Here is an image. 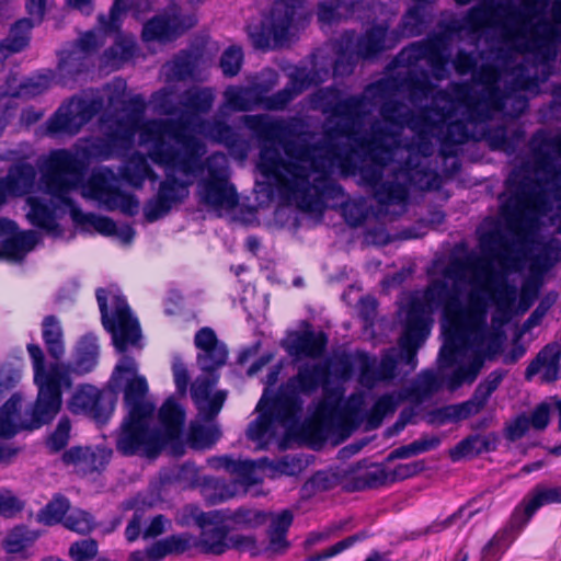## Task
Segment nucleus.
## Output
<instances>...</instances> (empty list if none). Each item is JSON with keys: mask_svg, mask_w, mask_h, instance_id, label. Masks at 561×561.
<instances>
[{"mask_svg": "<svg viewBox=\"0 0 561 561\" xmlns=\"http://www.w3.org/2000/svg\"><path fill=\"white\" fill-rule=\"evenodd\" d=\"M497 442L499 437L495 433L469 435L450 449L449 456L454 461H458L465 457L490 453L496 449Z\"/></svg>", "mask_w": 561, "mask_h": 561, "instance_id": "obj_47", "label": "nucleus"}, {"mask_svg": "<svg viewBox=\"0 0 561 561\" xmlns=\"http://www.w3.org/2000/svg\"><path fill=\"white\" fill-rule=\"evenodd\" d=\"M358 148L354 145L329 142L324 146L309 145L299 150L301 159L309 161L310 167V213H322L325 201L342 195L343 188L336 184L331 175L336 168L343 176L357 175L359 165L364 161Z\"/></svg>", "mask_w": 561, "mask_h": 561, "instance_id": "obj_5", "label": "nucleus"}, {"mask_svg": "<svg viewBox=\"0 0 561 561\" xmlns=\"http://www.w3.org/2000/svg\"><path fill=\"white\" fill-rule=\"evenodd\" d=\"M426 340V329L422 320L413 310L410 324L405 325L402 336L399 339L398 347L387 350L379 363H377L380 381H389L397 377L399 365L407 366L404 375L413 371L417 366V351Z\"/></svg>", "mask_w": 561, "mask_h": 561, "instance_id": "obj_14", "label": "nucleus"}, {"mask_svg": "<svg viewBox=\"0 0 561 561\" xmlns=\"http://www.w3.org/2000/svg\"><path fill=\"white\" fill-rule=\"evenodd\" d=\"M271 90L270 85L255 83L249 87H229L224 96L226 105L236 112H247L263 106L264 94Z\"/></svg>", "mask_w": 561, "mask_h": 561, "instance_id": "obj_38", "label": "nucleus"}, {"mask_svg": "<svg viewBox=\"0 0 561 561\" xmlns=\"http://www.w3.org/2000/svg\"><path fill=\"white\" fill-rule=\"evenodd\" d=\"M561 503V486L536 485L515 508L511 516V525L524 528L533 515L543 505Z\"/></svg>", "mask_w": 561, "mask_h": 561, "instance_id": "obj_32", "label": "nucleus"}, {"mask_svg": "<svg viewBox=\"0 0 561 561\" xmlns=\"http://www.w3.org/2000/svg\"><path fill=\"white\" fill-rule=\"evenodd\" d=\"M340 91L334 87L321 88L310 96L312 108L320 110L324 115H328V123L332 118H339V122H351L363 114L364 107L369 104L371 93L350 95L340 100Z\"/></svg>", "mask_w": 561, "mask_h": 561, "instance_id": "obj_20", "label": "nucleus"}, {"mask_svg": "<svg viewBox=\"0 0 561 561\" xmlns=\"http://www.w3.org/2000/svg\"><path fill=\"white\" fill-rule=\"evenodd\" d=\"M531 195V182L522 179L501 205V215L512 229L520 227Z\"/></svg>", "mask_w": 561, "mask_h": 561, "instance_id": "obj_34", "label": "nucleus"}, {"mask_svg": "<svg viewBox=\"0 0 561 561\" xmlns=\"http://www.w3.org/2000/svg\"><path fill=\"white\" fill-rule=\"evenodd\" d=\"M502 27V43L510 47H499L495 58L507 66L514 53H529L535 55L542 65L541 73L549 72L551 62L558 55L561 64V28L542 18L533 26L530 36L527 25L516 27L507 22L500 23Z\"/></svg>", "mask_w": 561, "mask_h": 561, "instance_id": "obj_8", "label": "nucleus"}, {"mask_svg": "<svg viewBox=\"0 0 561 561\" xmlns=\"http://www.w3.org/2000/svg\"><path fill=\"white\" fill-rule=\"evenodd\" d=\"M363 0H335L321 2L318 7V19L322 23L331 24L343 15L341 9L347 13H354L362 4Z\"/></svg>", "mask_w": 561, "mask_h": 561, "instance_id": "obj_62", "label": "nucleus"}, {"mask_svg": "<svg viewBox=\"0 0 561 561\" xmlns=\"http://www.w3.org/2000/svg\"><path fill=\"white\" fill-rule=\"evenodd\" d=\"M217 376H198L191 386V397L198 416L206 422L213 421L220 412L227 398L226 391L210 392L217 383Z\"/></svg>", "mask_w": 561, "mask_h": 561, "instance_id": "obj_29", "label": "nucleus"}, {"mask_svg": "<svg viewBox=\"0 0 561 561\" xmlns=\"http://www.w3.org/2000/svg\"><path fill=\"white\" fill-rule=\"evenodd\" d=\"M505 107V96H499L493 89L479 91L467 105L463 116L470 124L484 123L493 117L495 112Z\"/></svg>", "mask_w": 561, "mask_h": 561, "instance_id": "obj_39", "label": "nucleus"}, {"mask_svg": "<svg viewBox=\"0 0 561 561\" xmlns=\"http://www.w3.org/2000/svg\"><path fill=\"white\" fill-rule=\"evenodd\" d=\"M98 357L99 345L96 339L92 335H85L79 343L77 357L70 370L76 374H87L95 367Z\"/></svg>", "mask_w": 561, "mask_h": 561, "instance_id": "obj_54", "label": "nucleus"}, {"mask_svg": "<svg viewBox=\"0 0 561 561\" xmlns=\"http://www.w3.org/2000/svg\"><path fill=\"white\" fill-rule=\"evenodd\" d=\"M104 107L101 94L84 93L72 96L49 118L47 128L51 134L76 135Z\"/></svg>", "mask_w": 561, "mask_h": 561, "instance_id": "obj_16", "label": "nucleus"}, {"mask_svg": "<svg viewBox=\"0 0 561 561\" xmlns=\"http://www.w3.org/2000/svg\"><path fill=\"white\" fill-rule=\"evenodd\" d=\"M82 196L96 201L107 211L118 209L127 216H135L139 211L138 198L119 188V179L108 167L91 174L82 188Z\"/></svg>", "mask_w": 561, "mask_h": 561, "instance_id": "obj_15", "label": "nucleus"}, {"mask_svg": "<svg viewBox=\"0 0 561 561\" xmlns=\"http://www.w3.org/2000/svg\"><path fill=\"white\" fill-rule=\"evenodd\" d=\"M71 218L78 225H89L93 227L99 233L104 236H114L116 231V224L113 219L105 216L95 215L92 213L84 214L80 207L71 209Z\"/></svg>", "mask_w": 561, "mask_h": 561, "instance_id": "obj_63", "label": "nucleus"}, {"mask_svg": "<svg viewBox=\"0 0 561 561\" xmlns=\"http://www.w3.org/2000/svg\"><path fill=\"white\" fill-rule=\"evenodd\" d=\"M461 289L450 287L445 279L432 280L423 294V300H414L407 314V323L410 324V318L413 310L422 320L426 329V339L431 333L430 314L442 310L444 317L454 323H459L466 316V310L461 301Z\"/></svg>", "mask_w": 561, "mask_h": 561, "instance_id": "obj_13", "label": "nucleus"}, {"mask_svg": "<svg viewBox=\"0 0 561 561\" xmlns=\"http://www.w3.org/2000/svg\"><path fill=\"white\" fill-rule=\"evenodd\" d=\"M469 124L466 116L455 121L445 118L437 123L436 133L437 139L440 141V156L454 157L456 154L455 146L462 145L470 139Z\"/></svg>", "mask_w": 561, "mask_h": 561, "instance_id": "obj_36", "label": "nucleus"}, {"mask_svg": "<svg viewBox=\"0 0 561 561\" xmlns=\"http://www.w3.org/2000/svg\"><path fill=\"white\" fill-rule=\"evenodd\" d=\"M194 344L198 348L196 362L203 371L211 374L226 364L228 348L211 328L199 329L194 336Z\"/></svg>", "mask_w": 561, "mask_h": 561, "instance_id": "obj_28", "label": "nucleus"}, {"mask_svg": "<svg viewBox=\"0 0 561 561\" xmlns=\"http://www.w3.org/2000/svg\"><path fill=\"white\" fill-rule=\"evenodd\" d=\"M488 274L489 283H496L495 301L497 311H508L516 300L517 289L514 285L506 282L504 276H500L491 268L490 265L476 266L474 276L470 284L480 283V275Z\"/></svg>", "mask_w": 561, "mask_h": 561, "instance_id": "obj_46", "label": "nucleus"}, {"mask_svg": "<svg viewBox=\"0 0 561 561\" xmlns=\"http://www.w3.org/2000/svg\"><path fill=\"white\" fill-rule=\"evenodd\" d=\"M214 101L215 93L211 88H191L183 92L180 103L187 113L178 119H184L187 123V134L194 135L191 129V126L194 125V116L207 114L211 110Z\"/></svg>", "mask_w": 561, "mask_h": 561, "instance_id": "obj_40", "label": "nucleus"}, {"mask_svg": "<svg viewBox=\"0 0 561 561\" xmlns=\"http://www.w3.org/2000/svg\"><path fill=\"white\" fill-rule=\"evenodd\" d=\"M205 125H208V134L215 141L225 145L232 152L239 153L241 157L247 154V142L233 130L231 126L220 121L213 123L201 121L197 124V127Z\"/></svg>", "mask_w": 561, "mask_h": 561, "instance_id": "obj_49", "label": "nucleus"}, {"mask_svg": "<svg viewBox=\"0 0 561 561\" xmlns=\"http://www.w3.org/2000/svg\"><path fill=\"white\" fill-rule=\"evenodd\" d=\"M561 346L559 343L553 342L542 347L536 357L529 363L525 370V379L527 381L540 371L542 382H553L559 378L561 365Z\"/></svg>", "mask_w": 561, "mask_h": 561, "instance_id": "obj_33", "label": "nucleus"}, {"mask_svg": "<svg viewBox=\"0 0 561 561\" xmlns=\"http://www.w3.org/2000/svg\"><path fill=\"white\" fill-rule=\"evenodd\" d=\"M195 24L196 18L193 13L172 4L163 14L153 16L144 24L141 36L145 42L168 43L176 39Z\"/></svg>", "mask_w": 561, "mask_h": 561, "instance_id": "obj_21", "label": "nucleus"}, {"mask_svg": "<svg viewBox=\"0 0 561 561\" xmlns=\"http://www.w3.org/2000/svg\"><path fill=\"white\" fill-rule=\"evenodd\" d=\"M328 339L324 333L316 334L312 331L295 334L285 345L289 356L295 359L301 357L318 358L325 347Z\"/></svg>", "mask_w": 561, "mask_h": 561, "instance_id": "obj_43", "label": "nucleus"}, {"mask_svg": "<svg viewBox=\"0 0 561 561\" xmlns=\"http://www.w3.org/2000/svg\"><path fill=\"white\" fill-rule=\"evenodd\" d=\"M116 398L113 392L100 391L91 385L80 387L70 400V410L73 413H83L99 423L108 421L114 412Z\"/></svg>", "mask_w": 561, "mask_h": 561, "instance_id": "obj_25", "label": "nucleus"}, {"mask_svg": "<svg viewBox=\"0 0 561 561\" xmlns=\"http://www.w3.org/2000/svg\"><path fill=\"white\" fill-rule=\"evenodd\" d=\"M396 60L399 65L408 67L426 60L433 77L436 80H444L448 76V39L442 33L428 35L425 39L411 43L403 48Z\"/></svg>", "mask_w": 561, "mask_h": 561, "instance_id": "obj_19", "label": "nucleus"}, {"mask_svg": "<svg viewBox=\"0 0 561 561\" xmlns=\"http://www.w3.org/2000/svg\"><path fill=\"white\" fill-rule=\"evenodd\" d=\"M82 173L83 164L70 151L59 149L50 152L41 178L45 192L50 195V198L30 197L27 199L30 222L53 236H58L60 229L56 218L59 214L67 211L71 215V209L77 208L70 193L79 186Z\"/></svg>", "mask_w": 561, "mask_h": 561, "instance_id": "obj_4", "label": "nucleus"}, {"mask_svg": "<svg viewBox=\"0 0 561 561\" xmlns=\"http://www.w3.org/2000/svg\"><path fill=\"white\" fill-rule=\"evenodd\" d=\"M511 80L505 84V107L500 112L511 117L522 116L528 107V99L522 92L537 94L540 84L546 82L550 73H540L535 65L518 64L510 72Z\"/></svg>", "mask_w": 561, "mask_h": 561, "instance_id": "obj_18", "label": "nucleus"}, {"mask_svg": "<svg viewBox=\"0 0 561 561\" xmlns=\"http://www.w3.org/2000/svg\"><path fill=\"white\" fill-rule=\"evenodd\" d=\"M198 483V470L195 465L185 462L182 466L164 472L159 481L152 482L149 486L157 485L156 491L161 493V501L164 499L169 489H188Z\"/></svg>", "mask_w": 561, "mask_h": 561, "instance_id": "obj_44", "label": "nucleus"}, {"mask_svg": "<svg viewBox=\"0 0 561 561\" xmlns=\"http://www.w3.org/2000/svg\"><path fill=\"white\" fill-rule=\"evenodd\" d=\"M304 92L295 75H290L289 82L272 95L264 94L263 107L267 111H284L287 105Z\"/></svg>", "mask_w": 561, "mask_h": 561, "instance_id": "obj_57", "label": "nucleus"}, {"mask_svg": "<svg viewBox=\"0 0 561 561\" xmlns=\"http://www.w3.org/2000/svg\"><path fill=\"white\" fill-rule=\"evenodd\" d=\"M294 516L289 510H284L272 518L268 527L270 549L279 552L288 547L286 540L287 531L293 523Z\"/></svg>", "mask_w": 561, "mask_h": 561, "instance_id": "obj_55", "label": "nucleus"}, {"mask_svg": "<svg viewBox=\"0 0 561 561\" xmlns=\"http://www.w3.org/2000/svg\"><path fill=\"white\" fill-rule=\"evenodd\" d=\"M397 90L405 91L410 102L417 104L430 98L434 90V84L426 70L420 72L411 70L399 81L396 79H381L366 87V93H371L373 99H385L388 93Z\"/></svg>", "mask_w": 561, "mask_h": 561, "instance_id": "obj_22", "label": "nucleus"}, {"mask_svg": "<svg viewBox=\"0 0 561 561\" xmlns=\"http://www.w3.org/2000/svg\"><path fill=\"white\" fill-rule=\"evenodd\" d=\"M373 102L364 107L363 114L351 122H335L325 129V136L329 139L339 137L347 138L359 150L367 153L370 159L378 160V156L392 159L393 145L398 142L399 130L383 121H375L371 123L369 130L365 134L360 133L363 119L369 113Z\"/></svg>", "mask_w": 561, "mask_h": 561, "instance_id": "obj_10", "label": "nucleus"}, {"mask_svg": "<svg viewBox=\"0 0 561 561\" xmlns=\"http://www.w3.org/2000/svg\"><path fill=\"white\" fill-rule=\"evenodd\" d=\"M1 179L4 180V185L11 196H22L33 187L35 171L30 164L15 165Z\"/></svg>", "mask_w": 561, "mask_h": 561, "instance_id": "obj_52", "label": "nucleus"}, {"mask_svg": "<svg viewBox=\"0 0 561 561\" xmlns=\"http://www.w3.org/2000/svg\"><path fill=\"white\" fill-rule=\"evenodd\" d=\"M453 95L445 90L436 92L428 106L431 115L435 117V126L445 118H454L460 108H466L474 94L468 83L451 84Z\"/></svg>", "mask_w": 561, "mask_h": 561, "instance_id": "obj_30", "label": "nucleus"}, {"mask_svg": "<svg viewBox=\"0 0 561 561\" xmlns=\"http://www.w3.org/2000/svg\"><path fill=\"white\" fill-rule=\"evenodd\" d=\"M391 36V33H390ZM342 46L346 53H354L359 59H374L386 49L394 46L387 44L389 38V27L387 24H376L357 34L355 31H345L341 35Z\"/></svg>", "mask_w": 561, "mask_h": 561, "instance_id": "obj_23", "label": "nucleus"}, {"mask_svg": "<svg viewBox=\"0 0 561 561\" xmlns=\"http://www.w3.org/2000/svg\"><path fill=\"white\" fill-rule=\"evenodd\" d=\"M121 176L135 188H141L146 180L156 182L159 179L148 163L147 157L138 151L134 152L121 169Z\"/></svg>", "mask_w": 561, "mask_h": 561, "instance_id": "obj_48", "label": "nucleus"}, {"mask_svg": "<svg viewBox=\"0 0 561 561\" xmlns=\"http://www.w3.org/2000/svg\"><path fill=\"white\" fill-rule=\"evenodd\" d=\"M96 300L102 324L111 333L116 352L122 354L107 383L110 392L116 399L117 393L123 392L124 404L128 411L116 440V448L124 456L142 455L154 458L182 434L185 411L170 397L158 413L161 427H150L156 407L147 399V379L138 374L135 358L125 354L129 347L142 348L138 319L134 317L122 295L99 288Z\"/></svg>", "mask_w": 561, "mask_h": 561, "instance_id": "obj_1", "label": "nucleus"}, {"mask_svg": "<svg viewBox=\"0 0 561 561\" xmlns=\"http://www.w3.org/2000/svg\"><path fill=\"white\" fill-rule=\"evenodd\" d=\"M157 551H160L162 559L169 554H182L195 548V536L190 533H181L156 541Z\"/></svg>", "mask_w": 561, "mask_h": 561, "instance_id": "obj_61", "label": "nucleus"}, {"mask_svg": "<svg viewBox=\"0 0 561 561\" xmlns=\"http://www.w3.org/2000/svg\"><path fill=\"white\" fill-rule=\"evenodd\" d=\"M56 82L62 87L73 88L79 77L89 69L88 58L78 48L67 47L58 53Z\"/></svg>", "mask_w": 561, "mask_h": 561, "instance_id": "obj_35", "label": "nucleus"}, {"mask_svg": "<svg viewBox=\"0 0 561 561\" xmlns=\"http://www.w3.org/2000/svg\"><path fill=\"white\" fill-rule=\"evenodd\" d=\"M528 147L539 171L548 175L558 173L554 153L561 158V134L552 136L546 129H538L531 136Z\"/></svg>", "mask_w": 561, "mask_h": 561, "instance_id": "obj_31", "label": "nucleus"}, {"mask_svg": "<svg viewBox=\"0 0 561 561\" xmlns=\"http://www.w3.org/2000/svg\"><path fill=\"white\" fill-rule=\"evenodd\" d=\"M206 176L197 182L196 194L205 206L215 209H233L239 204L234 185L229 181L228 159L224 153L214 152L203 160Z\"/></svg>", "mask_w": 561, "mask_h": 561, "instance_id": "obj_12", "label": "nucleus"}, {"mask_svg": "<svg viewBox=\"0 0 561 561\" xmlns=\"http://www.w3.org/2000/svg\"><path fill=\"white\" fill-rule=\"evenodd\" d=\"M184 119H149L142 131L148 158L164 170L157 194L144 207L148 222L165 217L190 195L194 179L203 173L205 142L186 133Z\"/></svg>", "mask_w": 561, "mask_h": 561, "instance_id": "obj_2", "label": "nucleus"}, {"mask_svg": "<svg viewBox=\"0 0 561 561\" xmlns=\"http://www.w3.org/2000/svg\"><path fill=\"white\" fill-rule=\"evenodd\" d=\"M390 160V158L378 156V160L371 159V163L363 161L357 171L360 182L374 188L375 199L380 205L404 204L411 186L422 191L439 187L438 175L421 167V157L414 153H410L404 164L393 170L392 180L381 182L385 165Z\"/></svg>", "mask_w": 561, "mask_h": 561, "instance_id": "obj_6", "label": "nucleus"}, {"mask_svg": "<svg viewBox=\"0 0 561 561\" xmlns=\"http://www.w3.org/2000/svg\"><path fill=\"white\" fill-rule=\"evenodd\" d=\"M39 241V236L34 230L18 232L7 236L0 242V260L19 263L24 260Z\"/></svg>", "mask_w": 561, "mask_h": 561, "instance_id": "obj_41", "label": "nucleus"}, {"mask_svg": "<svg viewBox=\"0 0 561 561\" xmlns=\"http://www.w3.org/2000/svg\"><path fill=\"white\" fill-rule=\"evenodd\" d=\"M297 13V5L285 0L273 3L270 14L259 24L248 26V35L256 49H268L285 43Z\"/></svg>", "mask_w": 561, "mask_h": 561, "instance_id": "obj_17", "label": "nucleus"}, {"mask_svg": "<svg viewBox=\"0 0 561 561\" xmlns=\"http://www.w3.org/2000/svg\"><path fill=\"white\" fill-rule=\"evenodd\" d=\"M39 537V533L30 530L26 526L14 527L3 540V548L8 553L14 554L24 551Z\"/></svg>", "mask_w": 561, "mask_h": 561, "instance_id": "obj_60", "label": "nucleus"}, {"mask_svg": "<svg viewBox=\"0 0 561 561\" xmlns=\"http://www.w3.org/2000/svg\"><path fill=\"white\" fill-rule=\"evenodd\" d=\"M523 528L513 527L511 520L501 530H499L482 548V561H497L503 552L508 548L514 540L513 533H518Z\"/></svg>", "mask_w": 561, "mask_h": 561, "instance_id": "obj_53", "label": "nucleus"}, {"mask_svg": "<svg viewBox=\"0 0 561 561\" xmlns=\"http://www.w3.org/2000/svg\"><path fill=\"white\" fill-rule=\"evenodd\" d=\"M157 485L148 486V490L142 493H138L134 499H130L124 503L126 510H134V514L125 528V538L128 542L136 541L141 531L145 507H152L161 502V493L156 491Z\"/></svg>", "mask_w": 561, "mask_h": 561, "instance_id": "obj_37", "label": "nucleus"}, {"mask_svg": "<svg viewBox=\"0 0 561 561\" xmlns=\"http://www.w3.org/2000/svg\"><path fill=\"white\" fill-rule=\"evenodd\" d=\"M242 122L255 138L270 144L284 145L296 133L291 121L273 118L268 114L244 115Z\"/></svg>", "mask_w": 561, "mask_h": 561, "instance_id": "obj_27", "label": "nucleus"}, {"mask_svg": "<svg viewBox=\"0 0 561 561\" xmlns=\"http://www.w3.org/2000/svg\"><path fill=\"white\" fill-rule=\"evenodd\" d=\"M399 405V400L393 394H383L377 399L366 415V430L373 431L382 424L386 416L392 415Z\"/></svg>", "mask_w": 561, "mask_h": 561, "instance_id": "obj_58", "label": "nucleus"}, {"mask_svg": "<svg viewBox=\"0 0 561 561\" xmlns=\"http://www.w3.org/2000/svg\"><path fill=\"white\" fill-rule=\"evenodd\" d=\"M42 337L49 356L59 360L65 354L64 331L60 320L49 314L42 322Z\"/></svg>", "mask_w": 561, "mask_h": 561, "instance_id": "obj_51", "label": "nucleus"}, {"mask_svg": "<svg viewBox=\"0 0 561 561\" xmlns=\"http://www.w3.org/2000/svg\"><path fill=\"white\" fill-rule=\"evenodd\" d=\"M21 409V397L12 394L0 409V434L11 438L18 433L16 419Z\"/></svg>", "mask_w": 561, "mask_h": 561, "instance_id": "obj_59", "label": "nucleus"}, {"mask_svg": "<svg viewBox=\"0 0 561 561\" xmlns=\"http://www.w3.org/2000/svg\"><path fill=\"white\" fill-rule=\"evenodd\" d=\"M146 108L145 99L137 94L128 100L125 116L114 118L111 115H102L100 123L104 128V138L96 139L92 145L95 156L107 160L113 156L125 154L131 149L138 131L142 142V131L149 121H144Z\"/></svg>", "mask_w": 561, "mask_h": 561, "instance_id": "obj_9", "label": "nucleus"}, {"mask_svg": "<svg viewBox=\"0 0 561 561\" xmlns=\"http://www.w3.org/2000/svg\"><path fill=\"white\" fill-rule=\"evenodd\" d=\"M36 24L27 18H22L11 25L9 34L0 41V60L21 53L31 41V31Z\"/></svg>", "mask_w": 561, "mask_h": 561, "instance_id": "obj_45", "label": "nucleus"}, {"mask_svg": "<svg viewBox=\"0 0 561 561\" xmlns=\"http://www.w3.org/2000/svg\"><path fill=\"white\" fill-rule=\"evenodd\" d=\"M234 485L228 484L225 480L205 477L201 492L208 505H217L228 501L236 494Z\"/></svg>", "mask_w": 561, "mask_h": 561, "instance_id": "obj_56", "label": "nucleus"}, {"mask_svg": "<svg viewBox=\"0 0 561 561\" xmlns=\"http://www.w3.org/2000/svg\"><path fill=\"white\" fill-rule=\"evenodd\" d=\"M38 388L36 401L31 410L30 423L24 428L34 430L51 422L61 408V388L70 387L67 379H53L35 382Z\"/></svg>", "mask_w": 561, "mask_h": 561, "instance_id": "obj_24", "label": "nucleus"}, {"mask_svg": "<svg viewBox=\"0 0 561 561\" xmlns=\"http://www.w3.org/2000/svg\"><path fill=\"white\" fill-rule=\"evenodd\" d=\"M288 160H284L277 148L264 146L260 150L257 169L266 179L278 182L287 198L300 210L310 213V167L309 161L299 156V150L309 147L306 144L287 141L280 145Z\"/></svg>", "mask_w": 561, "mask_h": 561, "instance_id": "obj_7", "label": "nucleus"}, {"mask_svg": "<svg viewBox=\"0 0 561 561\" xmlns=\"http://www.w3.org/2000/svg\"><path fill=\"white\" fill-rule=\"evenodd\" d=\"M184 511L190 513L201 528L199 535L195 536V549L202 554L219 557L231 549L245 551L256 547L254 537L230 534L231 529L228 525L216 522L214 518L218 512L205 513L195 506H186Z\"/></svg>", "mask_w": 561, "mask_h": 561, "instance_id": "obj_11", "label": "nucleus"}, {"mask_svg": "<svg viewBox=\"0 0 561 561\" xmlns=\"http://www.w3.org/2000/svg\"><path fill=\"white\" fill-rule=\"evenodd\" d=\"M432 8L413 5L402 16L399 30L391 32V39L397 43L401 37H415L422 35L433 22Z\"/></svg>", "mask_w": 561, "mask_h": 561, "instance_id": "obj_42", "label": "nucleus"}, {"mask_svg": "<svg viewBox=\"0 0 561 561\" xmlns=\"http://www.w3.org/2000/svg\"><path fill=\"white\" fill-rule=\"evenodd\" d=\"M26 350L33 363L34 382L69 377L68 370L58 363L50 364L48 368L45 367V355L39 345L31 343L27 344Z\"/></svg>", "mask_w": 561, "mask_h": 561, "instance_id": "obj_50", "label": "nucleus"}, {"mask_svg": "<svg viewBox=\"0 0 561 561\" xmlns=\"http://www.w3.org/2000/svg\"><path fill=\"white\" fill-rule=\"evenodd\" d=\"M330 375L327 364L305 362L298 365L297 373L283 382L273 397L267 398L265 389L256 405L260 414L248 426V438L263 449L267 438L275 433V423L286 427L296 426L304 410L301 397H310L324 388L330 381Z\"/></svg>", "mask_w": 561, "mask_h": 561, "instance_id": "obj_3", "label": "nucleus"}, {"mask_svg": "<svg viewBox=\"0 0 561 561\" xmlns=\"http://www.w3.org/2000/svg\"><path fill=\"white\" fill-rule=\"evenodd\" d=\"M69 501L62 495L54 497L36 515V520L46 526H53L66 518Z\"/></svg>", "mask_w": 561, "mask_h": 561, "instance_id": "obj_64", "label": "nucleus"}, {"mask_svg": "<svg viewBox=\"0 0 561 561\" xmlns=\"http://www.w3.org/2000/svg\"><path fill=\"white\" fill-rule=\"evenodd\" d=\"M379 113L383 122L398 130L408 126L411 130L422 134L431 133L435 127V117L431 115L428 106L414 113L400 101L387 100L381 104Z\"/></svg>", "mask_w": 561, "mask_h": 561, "instance_id": "obj_26", "label": "nucleus"}]
</instances>
